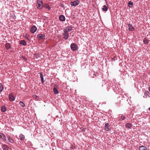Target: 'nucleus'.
Returning a JSON list of instances; mask_svg holds the SVG:
<instances>
[{"label": "nucleus", "instance_id": "obj_3", "mask_svg": "<svg viewBox=\"0 0 150 150\" xmlns=\"http://www.w3.org/2000/svg\"><path fill=\"white\" fill-rule=\"evenodd\" d=\"M63 35V38L65 40H67L69 36L68 33L64 31V32Z\"/></svg>", "mask_w": 150, "mask_h": 150}, {"label": "nucleus", "instance_id": "obj_34", "mask_svg": "<svg viewBox=\"0 0 150 150\" xmlns=\"http://www.w3.org/2000/svg\"><path fill=\"white\" fill-rule=\"evenodd\" d=\"M25 38H26L28 40H30L29 37L27 36H25Z\"/></svg>", "mask_w": 150, "mask_h": 150}, {"label": "nucleus", "instance_id": "obj_35", "mask_svg": "<svg viewBox=\"0 0 150 150\" xmlns=\"http://www.w3.org/2000/svg\"><path fill=\"white\" fill-rule=\"evenodd\" d=\"M112 59L114 60H115V57H114V58H113Z\"/></svg>", "mask_w": 150, "mask_h": 150}, {"label": "nucleus", "instance_id": "obj_30", "mask_svg": "<svg viewBox=\"0 0 150 150\" xmlns=\"http://www.w3.org/2000/svg\"><path fill=\"white\" fill-rule=\"evenodd\" d=\"M19 104L23 107H24L25 106V104L23 103V102L21 101L20 102Z\"/></svg>", "mask_w": 150, "mask_h": 150}, {"label": "nucleus", "instance_id": "obj_29", "mask_svg": "<svg viewBox=\"0 0 150 150\" xmlns=\"http://www.w3.org/2000/svg\"><path fill=\"white\" fill-rule=\"evenodd\" d=\"M33 98H35V99H36V100H38L39 98V97L36 96L35 95H34L33 96Z\"/></svg>", "mask_w": 150, "mask_h": 150}, {"label": "nucleus", "instance_id": "obj_7", "mask_svg": "<svg viewBox=\"0 0 150 150\" xmlns=\"http://www.w3.org/2000/svg\"><path fill=\"white\" fill-rule=\"evenodd\" d=\"M0 139L4 141H6V139L5 135L1 133H0Z\"/></svg>", "mask_w": 150, "mask_h": 150}, {"label": "nucleus", "instance_id": "obj_25", "mask_svg": "<svg viewBox=\"0 0 150 150\" xmlns=\"http://www.w3.org/2000/svg\"><path fill=\"white\" fill-rule=\"evenodd\" d=\"M53 90V91L54 92V94H57L59 93V92L58 90L55 88H54Z\"/></svg>", "mask_w": 150, "mask_h": 150}, {"label": "nucleus", "instance_id": "obj_19", "mask_svg": "<svg viewBox=\"0 0 150 150\" xmlns=\"http://www.w3.org/2000/svg\"><path fill=\"white\" fill-rule=\"evenodd\" d=\"M102 10L103 11H106L108 10V7L104 5L102 8Z\"/></svg>", "mask_w": 150, "mask_h": 150}, {"label": "nucleus", "instance_id": "obj_1", "mask_svg": "<svg viewBox=\"0 0 150 150\" xmlns=\"http://www.w3.org/2000/svg\"><path fill=\"white\" fill-rule=\"evenodd\" d=\"M43 7L42 0H38L37 3V7L38 9H41Z\"/></svg>", "mask_w": 150, "mask_h": 150}, {"label": "nucleus", "instance_id": "obj_11", "mask_svg": "<svg viewBox=\"0 0 150 150\" xmlns=\"http://www.w3.org/2000/svg\"><path fill=\"white\" fill-rule=\"evenodd\" d=\"M128 26L129 27V30L130 31H133L134 30V28L132 26V24L129 23L128 24Z\"/></svg>", "mask_w": 150, "mask_h": 150}, {"label": "nucleus", "instance_id": "obj_23", "mask_svg": "<svg viewBox=\"0 0 150 150\" xmlns=\"http://www.w3.org/2000/svg\"><path fill=\"white\" fill-rule=\"evenodd\" d=\"M5 46L6 49L7 50L8 49L11 47V45L9 43H6Z\"/></svg>", "mask_w": 150, "mask_h": 150}, {"label": "nucleus", "instance_id": "obj_20", "mask_svg": "<svg viewBox=\"0 0 150 150\" xmlns=\"http://www.w3.org/2000/svg\"><path fill=\"white\" fill-rule=\"evenodd\" d=\"M40 74L41 82L42 83H43L45 81L44 80L42 72L40 73Z\"/></svg>", "mask_w": 150, "mask_h": 150}, {"label": "nucleus", "instance_id": "obj_18", "mask_svg": "<svg viewBox=\"0 0 150 150\" xmlns=\"http://www.w3.org/2000/svg\"><path fill=\"white\" fill-rule=\"evenodd\" d=\"M20 44L24 46L26 45L27 43L24 40H21L20 41Z\"/></svg>", "mask_w": 150, "mask_h": 150}, {"label": "nucleus", "instance_id": "obj_13", "mask_svg": "<svg viewBox=\"0 0 150 150\" xmlns=\"http://www.w3.org/2000/svg\"><path fill=\"white\" fill-rule=\"evenodd\" d=\"M59 18L61 21H64L65 20V17L64 16L62 15L59 16Z\"/></svg>", "mask_w": 150, "mask_h": 150}, {"label": "nucleus", "instance_id": "obj_14", "mask_svg": "<svg viewBox=\"0 0 150 150\" xmlns=\"http://www.w3.org/2000/svg\"><path fill=\"white\" fill-rule=\"evenodd\" d=\"M149 40L147 38H144L143 40V42L144 44L146 45L149 43Z\"/></svg>", "mask_w": 150, "mask_h": 150}, {"label": "nucleus", "instance_id": "obj_27", "mask_svg": "<svg viewBox=\"0 0 150 150\" xmlns=\"http://www.w3.org/2000/svg\"><path fill=\"white\" fill-rule=\"evenodd\" d=\"M133 3L131 1H129L128 2V5L129 7H131L133 5Z\"/></svg>", "mask_w": 150, "mask_h": 150}, {"label": "nucleus", "instance_id": "obj_17", "mask_svg": "<svg viewBox=\"0 0 150 150\" xmlns=\"http://www.w3.org/2000/svg\"><path fill=\"white\" fill-rule=\"evenodd\" d=\"M19 137L21 141H23L25 139V136L22 134H20Z\"/></svg>", "mask_w": 150, "mask_h": 150}, {"label": "nucleus", "instance_id": "obj_10", "mask_svg": "<svg viewBox=\"0 0 150 150\" xmlns=\"http://www.w3.org/2000/svg\"><path fill=\"white\" fill-rule=\"evenodd\" d=\"M9 98L10 100L11 101H13L15 99L14 96L12 95L11 93L9 94Z\"/></svg>", "mask_w": 150, "mask_h": 150}, {"label": "nucleus", "instance_id": "obj_15", "mask_svg": "<svg viewBox=\"0 0 150 150\" xmlns=\"http://www.w3.org/2000/svg\"><path fill=\"white\" fill-rule=\"evenodd\" d=\"M139 150H146L147 149L146 146H142L139 147Z\"/></svg>", "mask_w": 150, "mask_h": 150}, {"label": "nucleus", "instance_id": "obj_5", "mask_svg": "<svg viewBox=\"0 0 150 150\" xmlns=\"http://www.w3.org/2000/svg\"><path fill=\"white\" fill-rule=\"evenodd\" d=\"M72 27L68 26L66 28V29H64V31H65L68 33V32L72 30Z\"/></svg>", "mask_w": 150, "mask_h": 150}, {"label": "nucleus", "instance_id": "obj_6", "mask_svg": "<svg viewBox=\"0 0 150 150\" xmlns=\"http://www.w3.org/2000/svg\"><path fill=\"white\" fill-rule=\"evenodd\" d=\"M37 29V28L36 26H33L31 28L30 31L31 33H34L35 32Z\"/></svg>", "mask_w": 150, "mask_h": 150}, {"label": "nucleus", "instance_id": "obj_22", "mask_svg": "<svg viewBox=\"0 0 150 150\" xmlns=\"http://www.w3.org/2000/svg\"><path fill=\"white\" fill-rule=\"evenodd\" d=\"M44 7L45 8H47L48 10H50V9L51 8L49 6V5L47 4H44Z\"/></svg>", "mask_w": 150, "mask_h": 150}, {"label": "nucleus", "instance_id": "obj_16", "mask_svg": "<svg viewBox=\"0 0 150 150\" xmlns=\"http://www.w3.org/2000/svg\"><path fill=\"white\" fill-rule=\"evenodd\" d=\"M125 126L126 127L131 128L132 127V125L131 123H127L126 124Z\"/></svg>", "mask_w": 150, "mask_h": 150}, {"label": "nucleus", "instance_id": "obj_21", "mask_svg": "<svg viewBox=\"0 0 150 150\" xmlns=\"http://www.w3.org/2000/svg\"><path fill=\"white\" fill-rule=\"evenodd\" d=\"M149 94V93L148 91H145L144 93V96H143V97L145 98H147Z\"/></svg>", "mask_w": 150, "mask_h": 150}, {"label": "nucleus", "instance_id": "obj_26", "mask_svg": "<svg viewBox=\"0 0 150 150\" xmlns=\"http://www.w3.org/2000/svg\"><path fill=\"white\" fill-rule=\"evenodd\" d=\"M1 111L3 112H4L6 111V108L5 106H2L1 107Z\"/></svg>", "mask_w": 150, "mask_h": 150}, {"label": "nucleus", "instance_id": "obj_8", "mask_svg": "<svg viewBox=\"0 0 150 150\" xmlns=\"http://www.w3.org/2000/svg\"><path fill=\"white\" fill-rule=\"evenodd\" d=\"M38 38L39 39H44L45 38V35L40 34L38 35Z\"/></svg>", "mask_w": 150, "mask_h": 150}, {"label": "nucleus", "instance_id": "obj_2", "mask_svg": "<svg viewBox=\"0 0 150 150\" xmlns=\"http://www.w3.org/2000/svg\"><path fill=\"white\" fill-rule=\"evenodd\" d=\"M70 47L71 49L74 51H76L78 49V47L77 45L75 44L72 43L71 44Z\"/></svg>", "mask_w": 150, "mask_h": 150}, {"label": "nucleus", "instance_id": "obj_9", "mask_svg": "<svg viewBox=\"0 0 150 150\" xmlns=\"http://www.w3.org/2000/svg\"><path fill=\"white\" fill-rule=\"evenodd\" d=\"M110 125L108 123H105V129L106 131H109L110 130Z\"/></svg>", "mask_w": 150, "mask_h": 150}, {"label": "nucleus", "instance_id": "obj_28", "mask_svg": "<svg viewBox=\"0 0 150 150\" xmlns=\"http://www.w3.org/2000/svg\"><path fill=\"white\" fill-rule=\"evenodd\" d=\"M4 87L1 83L0 84V93L3 91Z\"/></svg>", "mask_w": 150, "mask_h": 150}, {"label": "nucleus", "instance_id": "obj_32", "mask_svg": "<svg viewBox=\"0 0 150 150\" xmlns=\"http://www.w3.org/2000/svg\"><path fill=\"white\" fill-rule=\"evenodd\" d=\"M121 118L122 120H123L125 119V117L124 116H121Z\"/></svg>", "mask_w": 150, "mask_h": 150}, {"label": "nucleus", "instance_id": "obj_31", "mask_svg": "<svg viewBox=\"0 0 150 150\" xmlns=\"http://www.w3.org/2000/svg\"><path fill=\"white\" fill-rule=\"evenodd\" d=\"M70 148L71 150L74 149L75 148V146L74 145L71 144L70 146Z\"/></svg>", "mask_w": 150, "mask_h": 150}, {"label": "nucleus", "instance_id": "obj_33", "mask_svg": "<svg viewBox=\"0 0 150 150\" xmlns=\"http://www.w3.org/2000/svg\"><path fill=\"white\" fill-rule=\"evenodd\" d=\"M21 57L22 59H24L25 61H26L27 60V59L25 57L22 56Z\"/></svg>", "mask_w": 150, "mask_h": 150}, {"label": "nucleus", "instance_id": "obj_36", "mask_svg": "<svg viewBox=\"0 0 150 150\" xmlns=\"http://www.w3.org/2000/svg\"><path fill=\"white\" fill-rule=\"evenodd\" d=\"M65 150H69V149H66Z\"/></svg>", "mask_w": 150, "mask_h": 150}, {"label": "nucleus", "instance_id": "obj_12", "mask_svg": "<svg viewBox=\"0 0 150 150\" xmlns=\"http://www.w3.org/2000/svg\"><path fill=\"white\" fill-rule=\"evenodd\" d=\"M2 148L4 150H8V147L6 144H2Z\"/></svg>", "mask_w": 150, "mask_h": 150}, {"label": "nucleus", "instance_id": "obj_24", "mask_svg": "<svg viewBox=\"0 0 150 150\" xmlns=\"http://www.w3.org/2000/svg\"><path fill=\"white\" fill-rule=\"evenodd\" d=\"M8 139L10 143H13L14 140L11 137H9L8 138Z\"/></svg>", "mask_w": 150, "mask_h": 150}, {"label": "nucleus", "instance_id": "obj_4", "mask_svg": "<svg viewBox=\"0 0 150 150\" xmlns=\"http://www.w3.org/2000/svg\"><path fill=\"white\" fill-rule=\"evenodd\" d=\"M70 3L72 6H75L79 4V1L78 0H76L74 2H71Z\"/></svg>", "mask_w": 150, "mask_h": 150}]
</instances>
